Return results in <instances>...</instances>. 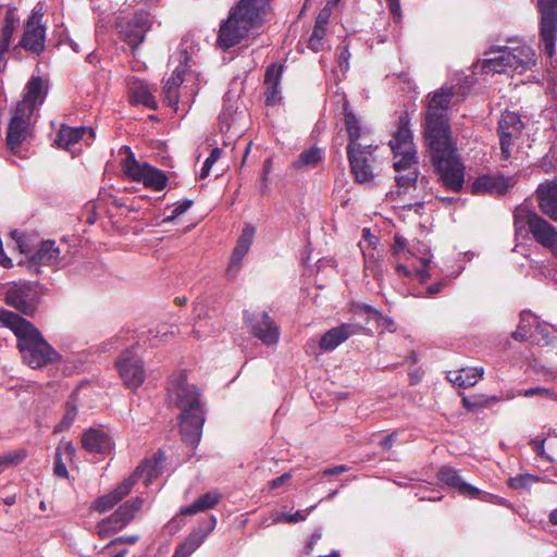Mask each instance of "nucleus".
Wrapping results in <instances>:
<instances>
[{"label": "nucleus", "mask_w": 557, "mask_h": 557, "mask_svg": "<svg viewBox=\"0 0 557 557\" xmlns=\"http://www.w3.org/2000/svg\"><path fill=\"white\" fill-rule=\"evenodd\" d=\"M453 96V88L448 86L429 96L424 137L443 186L459 191L465 183V165L450 136L448 110Z\"/></svg>", "instance_id": "1"}, {"label": "nucleus", "mask_w": 557, "mask_h": 557, "mask_svg": "<svg viewBox=\"0 0 557 557\" xmlns=\"http://www.w3.org/2000/svg\"><path fill=\"white\" fill-rule=\"evenodd\" d=\"M166 401L170 407L180 409V426L183 441L195 447L201 437L205 422L200 392L187 381L185 371L174 372L168 380Z\"/></svg>", "instance_id": "2"}, {"label": "nucleus", "mask_w": 557, "mask_h": 557, "mask_svg": "<svg viewBox=\"0 0 557 557\" xmlns=\"http://www.w3.org/2000/svg\"><path fill=\"white\" fill-rule=\"evenodd\" d=\"M0 323L16 336L22 359L30 368H42L61 359V355L44 338L40 331L25 318L1 309Z\"/></svg>", "instance_id": "3"}, {"label": "nucleus", "mask_w": 557, "mask_h": 557, "mask_svg": "<svg viewBox=\"0 0 557 557\" xmlns=\"http://www.w3.org/2000/svg\"><path fill=\"white\" fill-rule=\"evenodd\" d=\"M270 0H239L220 25L218 45L227 50L255 34L263 22Z\"/></svg>", "instance_id": "4"}, {"label": "nucleus", "mask_w": 557, "mask_h": 557, "mask_svg": "<svg viewBox=\"0 0 557 557\" xmlns=\"http://www.w3.org/2000/svg\"><path fill=\"white\" fill-rule=\"evenodd\" d=\"M389 146L394 154V169L396 171V181L400 188L407 189L418 180L417 171V150L412 141V134L408 122L400 120V125L389 140Z\"/></svg>", "instance_id": "5"}, {"label": "nucleus", "mask_w": 557, "mask_h": 557, "mask_svg": "<svg viewBox=\"0 0 557 557\" xmlns=\"http://www.w3.org/2000/svg\"><path fill=\"white\" fill-rule=\"evenodd\" d=\"M492 57L482 61L485 73H517L523 74L536 65L535 50L529 45L515 47H498L488 52Z\"/></svg>", "instance_id": "6"}, {"label": "nucleus", "mask_w": 557, "mask_h": 557, "mask_svg": "<svg viewBox=\"0 0 557 557\" xmlns=\"http://www.w3.org/2000/svg\"><path fill=\"white\" fill-rule=\"evenodd\" d=\"M513 225L517 236L524 238L531 234L537 244L549 249V251L557 244L556 227L528 206L521 205L516 208Z\"/></svg>", "instance_id": "7"}, {"label": "nucleus", "mask_w": 557, "mask_h": 557, "mask_svg": "<svg viewBox=\"0 0 557 557\" xmlns=\"http://www.w3.org/2000/svg\"><path fill=\"white\" fill-rule=\"evenodd\" d=\"M122 169L124 174L132 181L140 182L146 187L158 191L162 190L168 183V177L161 170L146 162L140 163L133 153H129L123 160Z\"/></svg>", "instance_id": "8"}, {"label": "nucleus", "mask_w": 557, "mask_h": 557, "mask_svg": "<svg viewBox=\"0 0 557 557\" xmlns=\"http://www.w3.org/2000/svg\"><path fill=\"white\" fill-rule=\"evenodd\" d=\"M176 59L178 61V64L176 65L171 76L164 81L162 87L163 101L169 107L173 108L175 112L178 111L180 102H182L183 104L187 102L184 96L180 92V87L184 81L183 75L185 74L188 67V62L190 59L187 52L186 42H183L180 46Z\"/></svg>", "instance_id": "9"}, {"label": "nucleus", "mask_w": 557, "mask_h": 557, "mask_svg": "<svg viewBox=\"0 0 557 557\" xmlns=\"http://www.w3.org/2000/svg\"><path fill=\"white\" fill-rule=\"evenodd\" d=\"M124 385L129 389H137L146 379L144 361L137 354V348L126 349L115 361Z\"/></svg>", "instance_id": "10"}, {"label": "nucleus", "mask_w": 557, "mask_h": 557, "mask_svg": "<svg viewBox=\"0 0 557 557\" xmlns=\"http://www.w3.org/2000/svg\"><path fill=\"white\" fill-rule=\"evenodd\" d=\"M537 8L541 14V41L545 53L553 57L557 37V0H537Z\"/></svg>", "instance_id": "11"}, {"label": "nucleus", "mask_w": 557, "mask_h": 557, "mask_svg": "<svg viewBox=\"0 0 557 557\" xmlns=\"http://www.w3.org/2000/svg\"><path fill=\"white\" fill-rule=\"evenodd\" d=\"M141 506V497H136L135 499L121 505L115 512L97 524L98 535L106 539L112 533L122 530L134 519L136 512L139 511Z\"/></svg>", "instance_id": "12"}, {"label": "nucleus", "mask_w": 557, "mask_h": 557, "mask_svg": "<svg viewBox=\"0 0 557 557\" xmlns=\"http://www.w3.org/2000/svg\"><path fill=\"white\" fill-rule=\"evenodd\" d=\"M115 27L134 50L144 41L146 33L150 28V21L144 13H136L132 16L121 15L116 17Z\"/></svg>", "instance_id": "13"}, {"label": "nucleus", "mask_w": 557, "mask_h": 557, "mask_svg": "<svg viewBox=\"0 0 557 557\" xmlns=\"http://www.w3.org/2000/svg\"><path fill=\"white\" fill-rule=\"evenodd\" d=\"M244 321L250 333L264 345H275L280 338V327L265 312H244Z\"/></svg>", "instance_id": "14"}, {"label": "nucleus", "mask_w": 557, "mask_h": 557, "mask_svg": "<svg viewBox=\"0 0 557 557\" xmlns=\"http://www.w3.org/2000/svg\"><path fill=\"white\" fill-rule=\"evenodd\" d=\"M41 20L42 14L39 12H34L28 17L21 40L15 47H13L14 52L18 48H23L37 55L44 51L46 41V27Z\"/></svg>", "instance_id": "15"}, {"label": "nucleus", "mask_w": 557, "mask_h": 557, "mask_svg": "<svg viewBox=\"0 0 557 557\" xmlns=\"http://www.w3.org/2000/svg\"><path fill=\"white\" fill-rule=\"evenodd\" d=\"M373 150L372 145L364 143L363 147H355L348 145L347 154L350 162L351 172L355 175L356 181L359 183L371 182L374 177L373 174Z\"/></svg>", "instance_id": "16"}, {"label": "nucleus", "mask_w": 557, "mask_h": 557, "mask_svg": "<svg viewBox=\"0 0 557 557\" xmlns=\"http://www.w3.org/2000/svg\"><path fill=\"white\" fill-rule=\"evenodd\" d=\"M523 128L520 116L515 112H505L498 121V135L500 144V153L504 160L511 156L515 139H517Z\"/></svg>", "instance_id": "17"}, {"label": "nucleus", "mask_w": 557, "mask_h": 557, "mask_svg": "<svg viewBox=\"0 0 557 557\" xmlns=\"http://www.w3.org/2000/svg\"><path fill=\"white\" fill-rule=\"evenodd\" d=\"M30 109L16 108L10 121L7 134V145L13 153L30 135Z\"/></svg>", "instance_id": "18"}, {"label": "nucleus", "mask_w": 557, "mask_h": 557, "mask_svg": "<svg viewBox=\"0 0 557 557\" xmlns=\"http://www.w3.org/2000/svg\"><path fill=\"white\" fill-rule=\"evenodd\" d=\"M5 302L24 314H33L36 309V290L29 283H17L5 293Z\"/></svg>", "instance_id": "19"}, {"label": "nucleus", "mask_w": 557, "mask_h": 557, "mask_svg": "<svg viewBox=\"0 0 557 557\" xmlns=\"http://www.w3.org/2000/svg\"><path fill=\"white\" fill-rule=\"evenodd\" d=\"M66 263L60 246L54 240L42 242L28 261V268L36 274L40 273V265L63 267Z\"/></svg>", "instance_id": "20"}, {"label": "nucleus", "mask_w": 557, "mask_h": 557, "mask_svg": "<svg viewBox=\"0 0 557 557\" xmlns=\"http://www.w3.org/2000/svg\"><path fill=\"white\" fill-rule=\"evenodd\" d=\"M419 246L414 245V255L412 257H417V253H420L419 261L422 264V268L416 267L412 264H403L397 263L395 267V270L398 274H401L404 276L408 277H416L421 283H424L426 280L430 278L429 268L432 262L431 256H430V247L418 243Z\"/></svg>", "instance_id": "21"}, {"label": "nucleus", "mask_w": 557, "mask_h": 557, "mask_svg": "<svg viewBox=\"0 0 557 557\" xmlns=\"http://www.w3.org/2000/svg\"><path fill=\"white\" fill-rule=\"evenodd\" d=\"M95 138V132L92 128L87 127H71L63 125L57 137V144L59 147L71 151L73 154L78 151L75 149V146L83 140L87 146H89Z\"/></svg>", "instance_id": "22"}, {"label": "nucleus", "mask_w": 557, "mask_h": 557, "mask_svg": "<svg viewBox=\"0 0 557 557\" xmlns=\"http://www.w3.org/2000/svg\"><path fill=\"white\" fill-rule=\"evenodd\" d=\"M363 326L357 323H343L329 330L320 339L319 346L323 351H332L350 336L363 331Z\"/></svg>", "instance_id": "23"}, {"label": "nucleus", "mask_w": 557, "mask_h": 557, "mask_svg": "<svg viewBox=\"0 0 557 557\" xmlns=\"http://www.w3.org/2000/svg\"><path fill=\"white\" fill-rule=\"evenodd\" d=\"M255 227L251 225H246L242 232V235L239 236L237 244L233 250L230 264L226 269V275L230 278H235L238 274L242 261L244 257L249 251L251 244L253 242L255 237Z\"/></svg>", "instance_id": "24"}, {"label": "nucleus", "mask_w": 557, "mask_h": 557, "mask_svg": "<svg viewBox=\"0 0 557 557\" xmlns=\"http://www.w3.org/2000/svg\"><path fill=\"white\" fill-rule=\"evenodd\" d=\"M536 199L541 211L552 221L557 222V180H547L536 189Z\"/></svg>", "instance_id": "25"}, {"label": "nucleus", "mask_w": 557, "mask_h": 557, "mask_svg": "<svg viewBox=\"0 0 557 557\" xmlns=\"http://www.w3.org/2000/svg\"><path fill=\"white\" fill-rule=\"evenodd\" d=\"M516 184V180L511 176H492L484 175L479 177L471 185L472 194H496L502 195L507 193Z\"/></svg>", "instance_id": "26"}, {"label": "nucleus", "mask_w": 557, "mask_h": 557, "mask_svg": "<svg viewBox=\"0 0 557 557\" xmlns=\"http://www.w3.org/2000/svg\"><path fill=\"white\" fill-rule=\"evenodd\" d=\"M18 23L20 21L18 16L16 15V11L14 9L8 10L0 34V73L3 72L7 67V54L10 51L11 40L14 32L18 27Z\"/></svg>", "instance_id": "27"}, {"label": "nucleus", "mask_w": 557, "mask_h": 557, "mask_svg": "<svg viewBox=\"0 0 557 557\" xmlns=\"http://www.w3.org/2000/svg\"><path fill=\"white\" fill-rule=\"evenodd\" d=\"M164 459V454L157 451L152 458L144 460L128 478H134V484L141 480L148 486L160 474Z\"/></svg>", "instance_id": "28"}, {"label": "nucleus", "mask_w": 557, "mask_h": 557, "mask_svg": "<svg viewBox=\"0 0 557 557\" xmlns=\"http://www.w3.org/2000/svg\"><path fill=\"white\" fill-rule=\"evenodd\" d=\"M134 486V478L125 479L110 493L100 496L92 505V508L99 512L110 510L115 504L129 494Z\"/></svg>", "instance_id": "29"}, {"label": "nucleus", "mask_w": 557, "mask_h": 557, "mask_svg": "<svg viewBox=\"0 0 557 557\" xmlns=\"http://www.w3.org/2000/svg\"><path fill=\"white\" fill-rule=\"evenodd\" d=\"M45 98L46 91L42 79L39 76H33L26 85L23 100L16 108L30 109V113L34 114L35 110L44 103Z\"/></svg>", "instance_id": "30"}, {"label": "nucleus", "mask_w": 557, "mask_h": 557, "mask_svg": "<svg viewBox=\"0 0 557 557\" xmlns=\"http://www.w3.org/2000/svg\"><path fill=\"white\" fill-rule=\"evenodd\" d=\"M82 446L90 453L104 454L111 451L113 442L102 430L89 429L82 436Z\"/></svg>", "instance_id": "31"}, {"label": "nucleus", "mask_w": 557, "mask_h": 557, "mask_svg": "<svg viewBox=\"0 0 557 557\" xmlns=\"http://www.w3.org/2000/svg\"><path fill=\"white\" fill-rule=\"evenodd\" d=\"M216 520L211 517L206 530H194L186 540L176 547L173 557H189L205 541L207 535L215 528Z\"/></svg>", "instance_id": "32"}, {"label": "nucleus", "mask_w": 557, "mask_h": 557, "mask_svg": "<svg viewBox=\"0 0 557 557\" xmlns=\"http://www.w3.org/2000/svg\"><path fill=\"white\" fill-rule=\"evenodd\" d=\"M438 480L456 490H458L461 494L469 496L471 498L476 497L479 495V490L472 486L469 483H466L462 478L458 474V472L448 466H444L438 471Z\"/></svg>", "instance_id": "33"}, {"label": "nucleus", "mask_w": 557, "mask_h": 557, "mask_svg": "<svg viewBox=\"0 0 557 557\" xmlns=\"http://www.w3.org/2000/svg\"><path fill=\"white\" fill-rule=\"evenodd\" d=\"M129 98L133 104H143L151 110L158 108L151 88L141 81H134L129 84Z\"/></svg>", "instance_id": "34"}, {"label": "nucleus", "mask_w": 557, "mask_h": 557, "mask_svg": "<svg viewBox=\"0 0 557 557\" xmlns=\"http://www.w3.org/2000/svg\"><path fill=\"white\" fill-rule=\"evenodd\" d=\"M282 66L271 64L265 71L264 84L267 86L265 102L268 106L275 104L280 99V82Z\"/></svg>", "instance_id": "35"}, {"label": "nucleus", "mask_w": 557, "mask_h": 557, "mask_svg": "<svg viewBox=\"0 0 557 557\" xmlns=\"http://www.w3.org/2000/svg\"><path fill=\"white\" fill-rule=\"evenodd\" d=\"M484 369L482 367L474 368H462L459 371H453L448 373V380L462 387L468 388L476 384L482 377Z\"/></svg>", "instance_id": "36"}, {"label": "nucleus", "mask_w": 557, "mask_h": 557, "mask_svg": "<svg viewBox=\"0 0 557 557\" xmlns=\"http://www.w3.org/2000/svg\"><path fill=\"white\" fill-rule=\"evenodd\" d=\"M245 117V111H233V106L224 104L223 111L220 115L221 129L233 135L242 134L245 125L239 124V120Z\"/></svg>", "instance_id": "37"}, {"label": "nucleus", "mask_w": 557, "mask_h": 557, "mask_svg": "<svg viewBox=\"0 0 557 557\" xmlns=\"http://www.w3.org/2000/svg\"><path fill=\"white\" fill-rule=\"evenodd\" d=\"M221 495L218 492H208L197 498L191 505L181 509L182 515H196L213 508L220 500Z\"/></svg>", "instance_id": "38"}, {"label": "nucleus", "mask_w": 557, "mask_h": 557, "mask_svg": "<svg viewBox=\"0 0 557 557\" xmlns=\"http://www.w3.org/2000/svg\"><path fill=\"white\" fill-rule=\"evenodd\" d=\"M344 114H345V124H346L347 132L349 135V144L348 145H354L355 147H363L364 144L358 141L363 136L362 128H361L356 115L351 111L348 110L347 104H345Z\"/></svg>", "instance_id": "39"}, {"label": "nucleus", "mask_w": 557, "mask_h": 557, "mask_svg": "<svg viewBox=\"0 0 557 557\" xmlns=\"http://www.w3.org/2000/svg\"><path fill=\"white\" fill-rule=\"evenodd\" d=\"M323 151L320 148L312 147L304 150L297 160L293 162V166L297 170L304 168H314L322 160Z\"/></svg>", "instance_id": "40"}, {"label": "nucleus", "mask_w": 557, "mask_h": 557, "mask_svg": "<svg viewBox=\"0 0 557 557\" xmlns=\"http://www.w3.org/2000/svg\"><path fill=\"white\" fill-rule=\"evenodd\" d=\"M391 249H392L393 256L398 257V258H404L406 260H409L410 256L414 255V251H413L414 244H412L410 247H408L407 239L399 234H396L394 236V242L392 244Z\"/></svg>", "instance_id": "41"}, {"label": "nucleus", "mask_w": 557, "mask_h": 557, "mask_svg": "<svg viewBox=\"0 0 557 557\" xmlns=\"http://www.w3.org/2000/svg\"><path fill=\"white\" fill-rule=\"evenodd\" d=\"M27 457L25 449H16L0 454V471L14 465L21 463Z\"/></svg>", "instance_id": "42"}, {"label": "nucleus", "mask_w": 557, "mask_h": 557, "mask_svg": "<svg viewBox=\"0 0 557 557\" xmlns=\"http://www.w3.org/2000/svg\"><path fill=\"white\" fill-rule=\"evenodd\" d=\"M326 28H323L321 26H314L312 34L309 38V47L313 51H319L323 47V38L325 36Z\"/></svg>", "instance_id": "43"}, {"label": "nucleus", "mask_w": 557, "mask_h": 557, "mask_svg": "<svg viewBox=\"0 0 557 557\" xmlns=\"http://www.w3.org/2000/svg\"><path fill=\"white\" fill-rule=\"evenodd\" d=\"M518 394L521 396H524V397L541 396V397L553 399V400L556 399L555 392L552 389L544 388V387H532V388L521 389V391H519Z\"/></svg>", "instance_id": "44"}, {"label": "nucleus", "mask_w": 557, "mask_h": 557, "mask_svg": "<svg viewBox=\"0 0 557 557\" xmlns=\"http://www.w3.org/2000/svg\"><path fill=\"white\" fill-rule=\"evenodd\" d=\"M537 478L531 474H519L509 479V485L513 488H525L529 487L533 482H536Z\"/></svg>", "instance_id": "45"}, {"label": "nucleus", "mask_w": 557, "mask_h": 557, "mask_svg": "<svg viewBox=\"0 0 557 557\" xmlns=\"http://www.w3.org/2000/svg\"><path fill=\"white\" fill-rule=\"evenodd\" d=\"M221 149L220 148H213L211 150V153L210 156L206 159L203 165H202V169H201V172H200V177L201 178H205L209 175L210 171H211V168L212 165L219 160V158L221 157Z\"/></svg>", "instance_id": "46"}, {"label": "nucleus", "mask_w": 557, "mask_h": 557, "mask_svg": "<svg viewBox=\"0 0 557 557\" xmlns=\"http://www.w3.org/2000/svg\"><path fill=\"white\" fill-rule=\"evenodd\" d=\"M190 206H191L190 200H184V201L177 202L175 205V207L173 208V210L171 211V214L163 219V222L164 223L173 222L177 216L185 213L190 208Z\"/></svg>", "instance_id": "47"}, {"label": "nucleus", "mask_w": 557, "mask_h": 557, "mask_svg": "<svg viewBox=\"0 0 557 557\" xmlns=\"http://www.w3.org/2000/svg\"><path fill=\"white\" fill-rule=\"evenodd\" d=\"M317 507L313 505L309 507L306 511L297 510L295 513L285 512L284 522L286 523H297L300 521H305L307 516Z\"/></svg>", "instance_id": "48"}, {"label": "nucleus", "mask_w": 557, "mask_h": 557, "mask_svg": "<svg viewBox=\"0 0 557 557\" xmlns=\"http://www.w3.org/2000/svg\"><path fill=\"white\" fill-rule=\"evenodd\" d=\"M53 472L59 478H67L69 476V471L66 469V466L61 459L60 448H58L57 453H55V462H54Z\"/></svg>", "instance_id": "49"}, {"label": "nucleus", "mask_w": 557, "mask_h": 557, "mask_svg": "<svg viewBox=\"0 0 557 557\" xmlns=\"http://www.w3.org/2000/svg\"><path fill=\"white\" fill-rule=\"evenodd\" d=\"M535 321L536 318L531 312L523 311L520 314V323L518 326L520 330L528 331V333H530V330Z\"/></svg>", "instance_id": "50"}, {"label": "nucleus", "mask_w": 557, "mask_h": 557, "mask_svg": "<svg viewBox=\"0 0 557 557\" xmlns=\"http://www.w3.org/2000/svg\"><path fill=\"white\" fill-rule=\"evenodd\" d=\"M76 417V409L67 410L63 420L55 426V432H62L70 428Z\"/></svg>", "instance_id": "51"}, {"label": "nucleus", "mask_w": 557, "mask_h": 557, "mask_svg": "<svg viewBox=\"0 0 557 557\" xmlns=\"http://www.w3.org/2000/svg\"><path fill=\"white\" fill-rule=\"evenodd\" d=\"M349 59L350 53L347 47H344L343 50L338 53V66L343 72H347L349 69Z\"/></svg>", "instance_id": "52"}, {"label": "nucleus", "mask_w": 557, "mask_h": 557, "mask_svg": "<svg viewBox=\"0 0 557 557\" xmlns=\"http://www.w3.org/2000/svg\"><path fill=\"white\" fill-rule=\"evenodd\" d=\"M531 445L537 456L542 458L549 459V457L545 453V440L544 438H534L531 441Z\"/></svg>", "instance_id": "53"}, {"label": "nucleus", "mask_w": 557, "mask_h": 557, "mask_svg": "<svg viewBox=\"0 0 557 557\" xmlns=\"http://www.w3.org/2000/svg\"><path fill=\"white\" fill-rule=\"evenodd\" d=\"M138 540H139L138 535L119 536V537H115L114 540L110 541L106 547H109V546H112L115 544H122V543L135 544Z\"/></svg>", "instance_id": "54"}, {"label": "nucleus", "mask_w": 557, "mask_h": 557, "mask_svg": "<svg viewBox=\"0 0 557 557\" xmlns=\"http://www.w3.org/2000/svg\"><path fill=\"white\" fill-rule=\"evenodd\" d=\"M389 12L394 16L395 20H399L401 17V8L399 0H385Z\"/></svg>", "instance_id": "55"}, {"label": "nucleus", "mask_w": 557, "mask_h": 557, "mask_svg": "<svg viewBox=\"0 0 557 557\" xmlns=\"http://www.w3.org/2000/svg\"><path fill=\"white\" fill-rule=\"evenodd\" d=\"M330 15H331L330 9L324 8L317 16L314 26H321V27L325 28L329 23Z\"/></svg>", "instance_id": "56"}, {"label": "nucleus", "mask_w": 557, "mask_h": 557, "mask_svg": "<svg viewBox=\"0 0 557 557\" xmlns=\"http://www.w3.org/2000/svg\"><path fill=\"white\" fill-rule=\"evenodd\" d=\"M284 517H285V512H277V511H274L270 515L269 519H265L263 521V524L269 527L271 524H274V523H281V522H284Z\"/></svg>", "instance_id": "57"}, {"label": "nucleus", "mask_w": 557, "mask_h": 557, "mask_svg": "<svg viewBox=\"0 0 557 557\" xmlns=\"http://www.w3.org/2000/svg\"><path fill=\"white\" fill-rule=\"evenodd\" d=\"M289 479H290V474L289 473H284L281 476L272 480L270 482V487L271 488H277V487L282 486L283 484H285L287 481H289Z\"/></svg>", "instance_id": "58"}, {"label": "nucleus", "mask_w": 557, "mask_h": 557, "mask_svg": "<svg viewBox=\"0 0 557 557\" xmlns=\"http://www.w3.org/2000/svg\"><path fill=\"white\" fill-rule=\"evenodd\" d=\"M395 440H396V434H395V433H393V434H389V435H387V436L383 437V438L380 441L379 445H380L383 449L387 450V449H389V448L393 446V444H394Z\"/></svg>", "instance_id": "59"}, {"label": "nucleus", "mask_w": 557, "mask_h": 557, "mask_svg": "<svg viewBox=\"0 0 557 557\" xmlns=\"http://www.w3.org/2000/svg\"><path fill=\"white\" fill-rule=\"evenodd\" d=\"M346 471H347V468L345 466H336V467L324 469L323 474L324 475H335V474H339V473H343Z\"/></svg>", "instance_id": "60"}, {"label": "nucleus", "mask_w": 557, "mask_h": 557, "mask_svg": "<svg viewBox=\"0 0 557 557\" xmlns=\"http://www.w3.org/2000/svg\"><path fill=\"white\" fill-rule=\"evenodd\" d=\"M58 448H60V450L63 449L69 457H73L75 454V448L71 442H62Z\"/></svg>", "instance_id": "61"}, {"label": "nucleus", "mask_w": 557, "mask_h": 557, "mask_svg": "<svg viewBox=\"0 0 557 557\" xmlns=\"http://www.w3.org/2000/svg\"><path fill=\"white\" fill-rule=\"evenodd\" d=\"M535 333L537 335H541V337H542V339H544L545 344H550L549 333L545 327L537 324L535 327Z\"/></svg>", "instance_id": "62"}, {"label": "nucleus", "mask_w": 557, "mask_h": 557, "mask_svg": "<svg viewBox=\"0 0 557 557\" xmlns=\"http://www.w3.org/2000/svg\"><path fill=\"white\" fill-rule=\"evenodd\" d=\"M444 284H445L444 282H437V283L429 286L428 289H426V293L429 295L437 294V293H440L442 290Z\"/></svg>", "instance_id": "63"}, {"label": "nucleus", "mask_w": 557, "mask_h": 557, "mask_svg": "<svg viewBox=\"0 0 557 557\" xmlns=\"http://www.w3.org/2000/svg\"><path fill=\"white\" fill-rule=\"evenodd\" d=\"M512 336L515 339L525 341L529 336V333L528 331L520 330V327L518 326L517 331L512 333Z\"/></svg>", "instance_id": "64"}]
</instances>
